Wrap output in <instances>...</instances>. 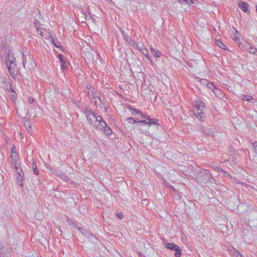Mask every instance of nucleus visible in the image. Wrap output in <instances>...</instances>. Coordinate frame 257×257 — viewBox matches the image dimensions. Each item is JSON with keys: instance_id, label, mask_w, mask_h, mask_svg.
<instances>
[{"instance_id": "nucleus-1", "label": "nucleus", "mask_w": 257, "mask_h": 257, "mask_svg": "<svg viewBox=\"0 0 257 257\" xmlns=\"http://www.w3.org/2000/svg\"><path fill=\"white\" fill-rule=\"evenodd\" d=\"M84 113L89 123L96 130L98 129L101 124V121L103 120L102 117L90 109H86L84 111Z\"/></svg>"}, {"instance_id": "nucleus-2", "label": "nucleus", "mask_w": 257, "mask_h": 257, "mask_svg": "<svg viewBox=\"0 0 257 257\" xmlns=\"http://www.w3.org/2000/svg\"><path fill=\"white\" fill-rule=\"evenodd\" d=\"M193 105L194 114L200 121H204L206 119V116L204 115L206 110L204 103L199 100H197L193 103Z\"/></svg>"}, {"instance_id": "nucleus-3", "label": "nucleus", "mask_w": 257, "mask_h": 257, "mask_svg": "<svg viewBox=\"0 0 257 257\" xmlns=\"http://www.w3.org/2000/svg\"><path fill=\"white\" fill-rule=\"evenodd\" d=\"M6 64L11 74H15L17 71L16 59L12 53H9L6 57Z\"/></svg>"}, {"instance_id": "nucleus-4", "label": "nucleus", "mask_w": 257, "mask_h": 257, "mask_svg": "<svg viewBox=\"0 0 257 257\" xmlns=\"http://www.w3.org/2000/svg\"><path fill=\"white\" fill-rule=\"evenodd\" d=\"M211 176V173L208 170L202 169L197 174L196 179L198 182L205 183L210 181L212 179Z\"/></svg>"}, {"instance_id": "nucleus-5", "label": "nucleus", "mask_w": 257, "mask_h": 257, "mask_svg": "<svg viewBox=\"0 0 257 257\" xmlns=\"http://www.w3.org/2000/svg\"><path fill=\"white\" fill-rule=\"evenodd\" d=\"M97 130L102 131L104 134L107 136H109L112 134V130L104 120L101 121V124Z\"/></svg>"}, {"instance_id": "nucleus-6", "label": "nucleus", "mask_w": 257, "mask_h": 257, "mask_svg": "<svg viewBox=\"0 0 257 257\" xmlns=\"http://www.w3.org/2000/svg\"><path fill=\"white\" fill-rule=\"evenodd\" d=\"M58 58L60 62L61 69L62 70L67 69L69 65V63L65 60L64 57L61 54H59Z\"/></svg>"}, {"instance_id": "nucleus-7", "label": "nucleus", "mask_w": 257, "mask_h": 257, "mask_svg": "<svg viewBox=\"0 0 257 257\" xmlns=\"http://www.w3.org/2000/svg\"><path fill=\"white\" fill-rule=\"evenodd\" d=\"M238 6L240 9L242 10L244 13L246 14L249 13V11L248 10V4L247 3L245 2H241Z\"/></svg>"}, {"instance_id": "nucleus-8", "label": "nucleus", "mask_w": 257, "mask_h": 257, "mask_svg": "<svg viewBox=\"0 0 257 257\" xmlns=\"http://www.w3.org/2000/svg\"><path fill=\"white\" fill-rule=\"evenodd\" d=\"M201 131L206 136H213L214 131L213 129L212 128H205L204 127H202Z\"/></svg>"}, {"instance_id": "nucleus-9", "label": "nucleus", "mask_w": 257, "mask_h": 257, "mask_svg": "<svg viewBox=\"0 0 257 257\" xmlns=\"http://www.w3.org/2000/svg\"><path fill=\"white\" fill-rule=\"evenodd\" d=\"M150 51L153 56L157 58L160 57L161 55V52L158 50L154 48L152 46L150 47Z\"/></svg>"}, {"instance_id": "nucleus-10", "label": "nucleus", "mask_w": 257, "mask_h": 257, "mask_svg": "<svg viewBox=\"0 0 257 257\" xmlns=\"http://www.w3.org/2000/svg\"><path fill=\"white\" fill-rule=\"evenodd\" d=\"M88 96L90 98V99H97L99 101L101 102L100 99L99 98L97 93L95 92L91 91L89 92L88 93Z\"/></svg>"}, {"instance_id": "nucleus-11", "label": "nucleus", "mask_w": 257, "mask_h": 257, "mask_svg": "<svg viewBox=\"0 0 257 257\" xmlns=\"http://www.w3.org/2000/svg\"><path fill=\"white\" fill-rule=\"evenodd\" d=\"M78 229L81 232V233L84 236L87 237L90 233L91 231L86 228H83L78 226Z\"/></svg>"}, {"instance_id": "nucleus-12", "label": "nucleus", "mask_w": 257, "mask_h": 257, "mask_svg": "<svg viewBox=\"0 0 257 257\" xmlns=\"http://www.w3.org/2000/svg\"><path fill=\"white\" fill-rule=\"evenodd\" d=\"M179 245L175 244L174 243H167L165 244V247L167 248H169L172 250H175L176 249V248L178 247Z\"/></svg>"}, {"instance_id": "nucleus-13", "label": "nucleus", "mask_w": 257, "mask_h": 257, "mask_svg": "<svg viewBox=\"0 0 257 257\" xmlns=\"http://www.w3.org/2000/svg\"><path fill=\"white\" fill-rule=\"evenodd\" d=\"M88 239L93 243L97 242V238L95 235L90 232V234L87 236Z\"/></svg>"}, {"instance_id": "nucleus-14", "label": "nucleus", "mask_w": 257, "mask_h": 257, "mask_svg": "<svg viewBox=\"0 0 257 257\" xmlns=\"http://www.w3.org/2000/svg\"><path fill=\"white\" fill-rule=\"evenodd\" d=\"M207 87L211 90L215 94L217 93V88L212 82H209Z\"/></svg>"}, {"instance_id": "nucleus-15", "label": "nucleus", "mask_w": 257, "mask_h": 257, "mask_svg": "<svg viewBox=\"0 0 257 257\" xmlns=\"http://www.w3.org/2000/svg\"><path fill=\"white\" fill-rule=\"evenodd\" d=\"M216 44L223 50H226L227 49L226 45L224 44L222 42L219 40L216 41Z\"/></svg>"}, {"instance_id": "nucleus-16", "label": "nucleus", "mask_w": 257, "mask_h": 257, "mask_svg": "<svg viewBox=\"0 0 257 257\" xmlns=\"http://www.w3.org/2000/svg\"><path fill=\"white\" fill-rule=\"evenodd\" d=\"M240 98L243 100H246L248 101H250L251 100H254V98L252 96H249V95H246L242 94L240 96Z\"/></svg>"}, {"instance_id": "nucleus-17", "label": "nucleus", "mask_w": 257, "mask_h": 257, "mask_svg": "<svg viewBox=\"0 0 257 257\" xmlns=\"http://www.w3.org/2000/svg\"><path fill=\"white\" fill-rule=\"evenodd\" d=\"M142 54L143 55H144L145 56H146V58L149 60L151 62V64L153 63V61H152V60L150 59L149 55H148V50L146 49H143V50L141 51Z\"/></svg>"}, {"instance_id": "nucleus-18", "label": "nucleus", "mask_w": 257, "mask_h": 257, "mask_svg": "<svg viewBox=\"0 0 257 257\" xmlns=\"http://www.w3.org/2000/svg\"><path fill=\"white\" fill-rule=\"evenodd\" d=\"M82 12L83 14L84 15V17L86 19H87L88 18H91L90 13L89 11L88 10V9H86L85 10H82Z\"/></svg>"}, {"instance_id": "nucleus-19", "label": "nucleus", "mask_w": 257, "mask_h": 257, "mask_svg": "<svg viewBox=\"0 0 257 257\" xmlns=\"http://www.w3.org/2000/svg\"><path fill=\"white\" fill-rule=\"evenodd\" d=\"M24 175H20L17 176V183L21 186H23L22 181L23 180Z\"/></svg>"}, {"instance_id": "nucleus-20", "label": "nucleus", "mask_w": 257, "mask_h": 257, "mask_svg": "<svg viewBox=\"0 0 257 257\" xmlns=\"http://www.w3.org/2000/svg\"><path fill=\"white\" fill-rule=\"evenodd\" d=\"M174 251H175L174 255L176 257H180L181 256L182 249L179 246L178 247H177L176 249Z\"/></svg>"}, {"instance_id": "nucleus-21", "label": "nucleus", "mask_w": 257, "mask_h": 257, "mask_svg": "<svg viewBox=\"0 0 257 257\" xmlns=\"http://www.w3.org/2000/svg\"><path fill=\"white\" fill-rule=\"evenodd\" d=\"M32 169L34 173L37 175H38L39 174V170L37 169V165L35 162L33 163L32 164Z\"/></svg>"}, {"instance_id": "nucleus-22", "label": "nucleus", "mask_w": 257, "mask_h": 257, "mask_svg": "<svg viewBox=\"0 0 257 257\" xmlns=\"http://www.w3.org/2000/svg\"><path fill=\"white\" fill-rule=\"evenodd\" d=\"M232 250H233L234 251L233 255L234 257H243L242 254L239 251L236 250V249L234 248V247H232L231 251H232Z\"/></svg>"}, {"instance_id": "nucleus-23", "label": "nucleus", "mask_w": 257, "mask_h": 257, "mask_svg": "<svg viewBox=\"0 0 257 257\" xmlns=\"http://www.w3.org/2000/svg\"><path fill=\"white\" fill-rule=\"evenodd\" d=\"M13 154H15V157L16 158L17 157L16 149L15 147H14L11 150V157L12 158V162H13L14 160L15 162H17L16 159L15 158L14 159H13Z\"/></svg>"}, {"instance_id": "nucleus-24", "label": "nucleus", "mask_w": 257, "mask_h": 257, "mask_svg": "<svg viewBox=\"0 0 257 257\" xmlns=\"http://www.w3.org/2000/svg\"><path fill=\"white\" fill-rule=\"evenodd\" d=\"M149 121L147 122V124H148L149 125H151L152 124H155L158 125L159 124V123L155 120L154 118H148Z\"/></svg>"}, {"instance_id": "nucleus-25", "label": "nucleus", "mask_w": 257, "mask_h": 257, "mask_svg": "<svg viewBox=\"0 0 257 257\" xmlns=\"http://www.w3.org/2000/svg\"><path fill=\"white\" fill-rule=\"evenodd\" d=\"M178 1L180 4H184L185 3L190 5L194 3L193 0H178Z\"/></svg>"}, {"instance_id": "nucleus-26", "label": "nucleus", "mask_w": 257, "mask_h": 257, "mask_svg": "<svg viewBox=\"0 0 257 257\" xmlns=\"http://www.w3.org/2000/svg\"><path fill=\"white\" fill-rule=\"evenodd\" d=\"M211 167L215 170V171H217L218 172H224V170L220 167H218L217 166H215V165H212L211 166Z\"/></svg>"}, {"instance_id": "nucleus-27", "label": "nucleus", "mask_w": 257, "mask_h": 257, "mask_svg": "<svg viewBox=\"0 0 257 257\" xmlns=\"http://www.w3.org/2000/svg\"><path fill=\"white\" fill-rule=\"evenodd\" d=\"M135 45L140 51H141L142 50H143V49H144V45L141 43H135Z\"/></svg>"}, {"instance_id": "nucleus-28", "label": "nucleus", "mask_w": 257, "mask_h": 257, "mask_svg": "<svg viewBox=\"0 0 257 257\" xmlns=\"http://www.w3.org/2000/svg\"><path fill=\"white\" fill-rule=\"evenodd\" d=\"M40 26V23L39 20H35L34 21V27L36 29H37V28H39Z\"/></svg>"}, {"instance_id": "nucleus-29", "label": "nucleus", "mask_w": 257, "mask_h": 257, "mask_svg": "<svg viewBox=\"0 0 257 257\" xmlns=\"http://www.w3.org/2000/svg\"><path fill=\"white\" fill-rule=\"evenodd\" d=\"M52 43L55 45V46L57 48H59L60 47V42L58 41L54 40L52 38Z\"/></svg>"}, {"instance_id": "nucleus-30", "label": "nucleus", "mask_w": 257, "mask_h": 257, "mask_svg": "<svg viewBox=\"0 0 257 257\" xmlns=\"http://www.w3.org/2000/svg\"><path fill=\"white\" fill-rule=\"evenodd\" d=\"M22 59H23V66L24 67H25V64L26 63L27 60H26V55L24 53L23 54Z\"/></svg>"}, {"instance_id": "nucleus-31", "label": "nucleus", "mask_w": 257, "mask_h": 257, "mask_svg": "<svg viewBox=\"0 0 257 257\" xmlns=\"http://www.w3.org/2000/svg\"><path fill=\"white\" fill-rule=\"evenodd\" d=\"M131 110L132 114H139V113L140 112L139 109H131Z\"/></svg>"}, {"instance_id": "nucleus-32", "label": "nucleus", "mask_w": 257, "mask_h": 257, "mask_svg": "<svg viewBox=\"0 0 257 257\" xmlns=\"http://www.w3.org/2000/svg\"><path fill=\"white\" fill-rule=\"evenodd\" d=\"M36 30H37V33L38 34H39L40 35H41V36L42 37H43V35L42 29L40 28H37V29Z\"/></svg>"}, {"instance_id": "nucleus-33", "label": "nucleus", "mask_w": 257, "mask_h": 257, "mask_svg": "<svg viewBox=\"0 0 257 257\" xmlns=\"http://www.w3.org/2000/svg\"><path fill=\"white\" fill-rule=\"evenodd\" d=\"M200 81H201V84H202L204 86H205V85L207 86L209 83L208 81L204 79L201 80Z\"/></svg>"}, {"instance_id": "nucleus-34", "label": "nucleus", "mask_w": 257, "mask_h": 257, "mask_svg": "<svg viewBox=\"0 0 257 257\" xmlns=\"http://www.w3.org/2000/svg\"><path fill=\"white\" fill-rule=\"evenodd\" d=\"M127 120L130 122V123H132V120H133V122L134 123H137L138 122V120H137L136 119H135L133 117H128L127 118Z\"/></svg>"}, {"instance_id": "nucleus-35", "label": "nucleus", "mask_w": 257, "mask_h": 257, "mask_svg": "<svg viewBox=\"0 0 257 257\" xmlns=\"http://www.w3.org/2000/svg\"><path fill=\"white\" fill-rule=\"evenodd\" d=\"M34 100L35 99L32 97H29L28 99V101L30 104L33 103Z\"/></svg>"}, {"instance_id": "nucleus-36", "label": "nucleus", "mask_w": 257, "mask_h": 257, "mask_svg": "<svg viewBox=\"0 0 257 257\" xmlns=\"http://www.w3.org/2000/svg\"><path fill=\"white\" fill-rule=\"evenodd\" d=\"M12 162L14 163V169L16 170V171H18V170H19L20 168H19L17 166V162H15V161L14 160V161Z\"/></svg>"}, {"instance_id": "nucleus-37", "label": "nucleus", "mask_w": 257, "mask_h": 257, "mask_svg": "<svg viewBox=\"0 0 257 257\" xmlns=\"http://www.w3.org/2000/svg\"><path fill=\"white\" fill-rule=\"evenodd\" d=\"M16 172H17L18 175H24L23 173L22 169H20L19 170H18V171H16Z\"/></svg>"}, {"instance_id": "nucleus-38", "label": "nucleus", "mask_w": 257, "mask_h": 257, "mask_svg": "<svg viewBox=\"0 0 257 257\" xmlns=\"http://www.w3.org/2000/svg\"><path fill=\"white\" fill-rule=\"evenodd\" d=\"M138 122H139V123H145V124H147V121L146 120H138Z\"/></svg>"}, {"instance_id": "nucleus-39", "label": "nucleus", "mask_w": 257, "mask_h": 257, "mask_svg": "<svg viewBox=\"0 0 257 257\" xmlns=\"http://www.w3.org/2000/svg\"><path fill=\"white\" fill-rule=\"evenodd\" d=\"M139 114L142 116L143 118H147L148 116H147L145 114L143 113L142 112H140Z\"/></svg>"}, {"instance_id": "nucleus-40", "label": "nucleus", "mask_w": 257, "mask_h": 257, "mask_svg": "<svg viewBox=\"0 0 257 257\" xmlns=\"http://www.w3.org/2000/svg\"><path fill=\"white\" fill-rule=\"evenodd\" d=\"M222 172L224 173L225 176L231 178V175L228 173H227L226 171H224V172Z\"/></svg>"}, {"instance_id": "nucleus-41", "label": "nucleus", "mask_w": 257, "mask_h": 257, "mask_svg": "<svg viewBox=\"0 0 257 257\" xmlns=\"http://www.w3.org/2000/svg\"><path fill=\"white\" fill-rule=\"evenodd\" d=\"M116 217L119 219H121L123 217V215L121 213H117L116 214Z\"/></svg>"}, {"instance_id": "nucleus-42", "label": "nucleus", "mask_w": 257, "mask_h": 257, "mask_svg": "<svg viewBox=\"0 0 257 257\" xmlns=\"http://www.w3.org/2000/svg\"><path fill=\"white\" fill-rule=\"evenodd\" d=\"M254 150H255V151L256 153L257 154V146H256L255 147Z\"/></svg>"}, {"instance_id": "nucleus-43", "label": "nucleus", "mask_w": 257, "mask_h": 257, "mask_svg": "<svg viewBox=\"0 0 257 257\" xmlns=\"http://www.w3.org/2000/svg\"><path fill=\"white\" fill-rule=\"evenodd\" d=\"M15 158L16 159V161H17V157L16 158H15V154H13V159H14Z\"/></svg>"}, {"instance_id": "nucleus-44", "label": "nucleus", "mask_w": 257, "mask_h": 257, "mask_svg": "<svg viewBox=\"0 0 257 257\" xmlns=\"http://www.w3.org/2000/svg\"><path fill=\"white\" fill-rule=\"evenodd\" d=\"M148 118H151L150 117L148 116L145 120H146L147 121H149V119Z\"/></svg>"}, {"instance_id": "nucleus-45", "label": "nucleus", "mask_w": 257, "mask_h": 257, "mask_svg": "<svg viewBox=\"0 0 257 257\" xmlns=\"http://www.w3.org/2000/svg\"><path fill=\"white\" fill-rule=\"evenodd\" d=\"M78 226H79L78 225H75L74 227H75V228L78 229Z\"/></svg>"}, {"instance_id": "nucleus-46", "label": "nucleus", "mask_w": 257, "mask_h": 257, "mask_svg": "<svg viewBox=\"0 0 257 257\" xmlns=\"http://www.w3.org/2000/svg\"><path fill=\"white\" fill-rule=\"evenodd\" d=\"M11 90H12V91L13 93H15V91L14 90H12V88H11Z\"/></svg>"}, {"instance_id": "nucleus-47", "label": "nucleus", "mask_w": 257, "mask_h": 257, "mask_svg": "<svg viewBox=\"0 0 257 257\" xmlns=\"http://www.w3.org/2000/svg\"><path fill=\"white\" fill-rule=\"evenodd\" d=\"M95 103H97V101L96 100H95Z\"/></svg>"}]
</instances>
